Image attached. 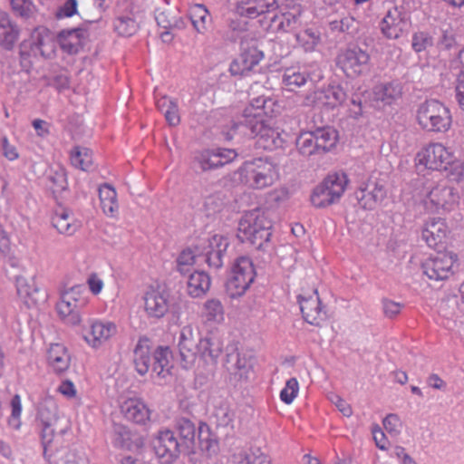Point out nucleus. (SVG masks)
I'll list each match as a JSON object with an SVG mask.
<instances>
[{"instance_id":"nucleus-1","label":"nucleus","mask_w":464,"mask_h":464,"mask_svg":"<svg viewBox=\"0 0 464 464\" xmlns=\"http://www.w3.org/2000/svg\"><path fill=\"white\" fill-rule=\"evenodd\" d=\"M178 348L184 369L192 368L198 357L207 363H214L222 353V343L217 337L207 334L198 338L191 325H185L180 330Z\"/></svg>"},{"instance_id":"nucleus-7","label":"nucleus","mask_w":464,"mask_h":464,"mask_svg":"<svg viewBox=\"0 0 464 464\" xmlns=\"http://www.w3.org/2000/svg\"><path fill=\"white\" fill-rule=\"evenodd\" d=\"M256 273L250 257L238 256L226 283V291L231 298L242 296L255 281Z\"/></svg>"},{"instance_id":"nucleus-43","label":"nucleus","mask_w":464,"mask_h":464,"mask_svg":"<svg viewBox=\"0 0 464 464\" xmlns=\"http://www.w3.org/2000/svg\"><path fill=\"white\" fill-rule=\"evenodd\" d=\"M202 318L207 323H220L224 319V307L218 298L207 300L203 304Z\"/></svg>"},{"instance_id":"nucleus-46","label":"nucleus","mask_w":464,"mask_h":464,"mask_svg":"<svg viewBox=\"0 0 464 464\" xmlns=\"http://www.w3.org/2000/svg\"><path fill=\"white\" fill-rule=\"evenodd\" d=\"M71 162L74 167L87 170L92 165V151L85 147H74L71 152Z\"/></svg>"},{"instance_id":"nucleus-26","label":"nucleus","mask_w":464,"mask_h":464,"mask_svg":"<svg viewBox=\"0 0 464 464\" xmlns=\"http://www.w3.org/2000/svg\"><path fill=\"white\" fill-rule=\"evenodd\" d=\"M121 411L130 421L145 425L150 420V410L140 398H129L121 405Z\"/></svg>"},{"instance_id":"nucleus-8","label":"nucleus","mask_w":464,"mask_h":464,"mask_svg":"<svg viewBox=\"0 0 464 464\" xmlns=\"http://www.w3.org/2000/svg\"><path fill=\"white\" fill-rule=\"evenodd\" d=\"M58 408L53 400H45L40 404L38 411V428L44 448V457L48 458V449L55 437L65 432L63 428L58 430Z\"/></svg>"},{"instance_id":"nucleus-50","label":"nucleus","mask_w":464,"mask_h":464,"mask_svg":"<svg viewBox=\"0 0 464 464\" xmlns=\"http://www.w3.org/2000/svg\"><path fill=\"white\" fill-rule=\"evenodd\" d=\"M308 76L304 72H300L295 69H286L284 73L285 84L293 90L294 87H300L307 81Z\"/></svg>"},{"instance_id":"nucleus-36","label":"nucleus","mask_w":464,"mask_h":464,"mask_svg":"<svg viewBox=\"0 0 464 464\" xmlns=\"http://www.w3.org/2000/svg\"><path fill=\"white\" fill-rule=\"evenodd\" d=\"M210 285V277L207 273L196 271L188 279L187 292L193 298L201 297L209 290Z\"/></svg>"},{"instance_id":"nucleus-56","label":"nucleus","mask_w":464,"mask_h":464,"mask_svg":"<svg viewBox=\"0 0 464 464\" xmlns=\"http://www.w3.org/2000/svg\"><path fill=\"white\" fill-rule=\"evenodd\" d=\"M383 427L388 433L396 436L400 433L401 428V421L397 414H388L383 419Z\"/></svg>"},{"instance_id":"nucleus-12","label":"nucleus","mask_w":464,"mask_h":464,"mask_svg":"<svg viewBox=\"0 0 464 464\" xmlns=\"http://www.w3.org/2000/svg\"><path fill=\"white\" fill-rule=\"evenodd\" d=\"M416 160L419 165L438 171H447L455 164L453 155L440 143L423 148L417 153Z\"/></svg>"},{"instance_id":"nucleus-16","label":"nucleus","mask_w":464,"mask_h":464,"mask_svg":"<svg viewBox=\"0 0 464 464\" xmlns=\"http://www.w3.org/2000/svg\"><path fill=\"white\" fill-rule=\"evenodd\" d=\"M233 129L244 135L259 136L265 141V148L276 146V140L279 138V133L269 127L266 123L265 119H258L256 117L251 118L247 121H238L233 124Z\"/></svg>"},{"instance_id":"nucleus-57","label":"nucleus","mask_w":464,"mask_h":464,"mask_svg":"<svg viewBox=\"0 0 464 464\" xmlns=\"http://www.w3.org/2000/svg\"><path fill=\"white\" fill-rule=\"evenodd\" d=\"M3 156L8 160H15L19 158V152L14 145L10 144L6 136H3L0 140Z\"/></svg>"},{"instance_id":"nucleus-52","label":"nucleus","mask_w":464,"mask_h":464,"mask_svg":"<svg viewBox=\"0 0 464 464\" xmlns=\"http://www.w3.org/2000/svg\"><path fill=\"white\" fill-rule=\"evenodd\" d=\"M11 406V415L8 418V425L14 429H19L21 425V412H22V403L21 398L18 394H15L10 401Z\"/></svg>"},{"instance_id":"nucleus-39","label":"nucleus","mask_w":464,"mask_h":464,"mask_svg":"<svg viewBox=\"0 0 464 464\" xmlns=\"http://www.w3.org/2000/svg\"><path fill=\"white\" fill-rule=\"evenodd\" d=\"M189 19L195 30L201 34L208 31V24L211 18L208 10L204 5L194 4L188 9Z\"/></svg>"},{"instance_id":"nucleus-37","label":"nucleus","mask_w":464,"mask_h":464,"mask_svg":"<svg viewBox=\"0 0 464 464\" xmlns=\"http://www.w3.org/2000/svg\"><path fill=\"white\" fill-rule=\"evenodd\" d=\"M318 155H323L330 151L338 140V135L335 130L330 127L318 128L313 130Z\"/></svg>"},{"instance_id":"nucleus-20","label":"nucleus","mask_w":464,"mask_h":464,"mask_svg":"<svg viewBox=\"0 0 464 464\" xmlns=\"http://www.w3.org/2000/svg\"><path fill=\"white\" fill-rule=\"evenodd\" d=\"M297 300L305 322L312 325L319 326L325 320L326 314L323 310L316 289H314L312 294L308 295H299Z\"/></svg>"},{"instance_id":"nucleus-5","label":"nucleus","mask_w":464,"mask_h":464,"mask_svg":"<svg viewBox=\"0 0 464 464\" xmlns=\"http://www.w3.org/2000/svg\"><path fill=\"white\" fill-rule=\"evenodd\" d=\"M416 118L420 128L426 131L443 132L447 131L451 125L449 108L435 99L420 103Z\"/></svg>"},{"instance_id":"nucleus-32","label":"nucleus","mask_w":464,"mask_h":464,"mask_svg":"<svg viewBox=\"0 0 464 464\" xmlns=\"http://www.w3.org/2000/svg\"><path fill=\"white\" fill-rule=\"evenodd\" d=\"M19 28L6 13H0V46L12 50L19 37Z\"/></svg>"},{"instance_id":"nucleus-63","label":"nucleus","mask_w":464,"mask_h":464,"mask_svg":"<svg viewBox=\"0 0 464 464\" xmlns=\"http://www.w3.org/2000/svg\"><path fill=\"white\" fill-rule=\"evenodd\" d=\"M197 257H198V254H195L191 249H185L179 254L177 258V263L182 266H192L195 264Z\"/></svg>"},{"instance_id":"nucleus-13","label":"nucleus","mask_w":464,"mask_h":464,"mask_svg":"<svg viewBox=\"0 0 464 464\" xmlns=\"http://www.w3.org/2000/svg\"><path fill=\"white\" fill-rule=\"evenodd\" d=\"M457 259V255L452 252L438 250L422 263L421 268L430 279L445 280L453 274V266Z\"/></svg>"},{"instance_id":"nucleus-49","label":"nucleus","mask_w":464,"mask_h":464,"mask_svg":"<svg viewBox=\"0 0 464 464\" xmlns=\"http://www.w3.org/2000/svg\"><path fill=\"white\" fill-rule=\"evenodd\" d=\"M329 27L333 32L353 34L357 30V22L351 15L334 19L329 22Z\"/></svg>"},{"instance_id":"nucleus-44","label":"nucleus","mask_w":464,"mask_h":464,"mask_svg":"<svg viewBox=\"0 0 464 464\" xmlns=\"http://www.w3.org/2000/svg\"><path fill=\"white\" fill-rule=\"evenodd\" d=\"M197 447L202 451L210 453L215 451L218 447V441L213 438L210 428L208 424L200 422L197 429Z\"/></svg>"},{"instance_id":"nucleus-55","label":"nucleus","mask_w":464,"mask_h":464,"mask_svg":"<svg viewBox=\"0 0 464 464\" xmlns=\"http://www.w3.org/2000/svg\"><path fill=\"white\" fill-rule=\"evenodd\" d=\"M49 180L53 184V192H62L67 188L66 173L63 168H59L53 175H50Z\"/></svg>"},{"instance_id":"nucleus-47","label":"nucleus","mask_w":464,"mask_h":464,"mask_svg":"<svg viewBox=\"0 0 464 464\" xmlns=\"http://www.w3.org/2000/svg\"><path fill=\"white\" fill-rule=\"evenodd\" d=\"M138 28V23L130 15H121L114 20V29L120 35L131 36Z\"/></svg>"},{"instance_id":"nucleus-2","label":"nucleus","mask_w":464,"mask_h":464,"mask_svg":"<svg viewBox=\"0 0 464 464\" xmlns=\"http://www.w3.org/2000/svg\"><path fill=\"white\" fill-rule=\"evenodd\" d=\"M150 341L141 336L133 350V364L137 372L143 376L150 369L160 378L170 375L172 352L169 346H158L151 355Z\"/></svg>"},{"instance_id":"nucleus-45","label":"nucleus","mask_w":464,"mask_h":464,"mask_svg":"<svg viewBox=\"0 0 464 464\" xmlns=\"http://www.w3.org/2000/svg\"><path fill=\"white\" fill-rule=\"evenodd\" d=\"M296 148L303 156L318 155L316 141L313 131H303L295 140Z\"/></svg>"},{"instance_id":"nucleus-41","label":"nucleus","mask_w":464,"mask_h":464,"mask_svg":"<svg viewBox=\"0 0 464 464\" xmlns=\"http://www.w3.org/2000/svg\"><path fill=\"white\" fill-rule=\"evenodd\" d=\"M99 198L103 213L113 216L119 208L115 189L109 184H104L99 188Z\"/></svg>"},{"instance_id":"nucleus-3","label":"nucleus","mask_w":464,"mask_h":464,"mask_svg":"<svg viewBox=\"0 0 464 464\" xmlns=\"http://www.w3.org/2000/svg\"><path fill=\"white\" fill-rule=\"evenodd\" d=\"M272 222L265 210L254 208L246 212L239 220L237 237L258 250L265 249L270 240Z\"/></svg>"},{"instance_id":"nucleus-62","label":"nucleus","mask_w":464,"mask_h":464,"mask_svg":"<svg viewBox=\"0 0 464 464\" xmlns=\"http://www.w3.org/2000/svg\"><path fill=\"white\" fill-rule=\"evenodd\" d=\"M77 12V1L66 0L63 6L58 10L59 17H71Z\"/></svg>"},{"instance_id":"nucleus-14","label":"nucleus","mask_w":464,"mask_h":464,"mask_svg":"<svg viewBox=\"0 0 464 464\" xmlns=\"http://www.w3.org/2000/svg\"><path fill=\"white\" fill-rule=\"evenodd\" d=\"M152 445L157 457L166 463L176 460L180 454L186 455L182 443L175 432L169 429L160 430L153 439Z\"/></svg>"},{"instance_id":"nucleus-58","label":"nucleus","mask_w":464,"mask_h":464,"mask_svg":"<svg viewBox=\"0 0 464 464\" xmlns=\"http://www.w3.org/2000/svg\"><path fill=\"white\" fill-rule=\"evenodd\" d=\"M204 208L208 212V216L219 212L223 208V202L219 195H211L208 197L205 200Z\"/></svg>"},{"instance_id":"nucleus-34","label":"nucleus","mask_w":464,"mask_h":464,"mask_svg":"<svg viewBox=\"0 0 464 464\" xmlns=\"http://www.w3.org/2000/svg\"><path fill=\"white\" fill-rule=\"evenodd\" d=\"M85 31L82 28H72L61 31L58 35V43L61 48L69 54L77 53L82 46V38Z\"/></svg>"},{"instance_id":"nucleus-51","label":"nucleus","mask_w":464,"mask_h":464,"mask_svg":"<svg viewBox=\"0 0 464 464\" xmlns=\"http://www.w3.org/2000/svg\"><path fill=\"white\" fill-rule=\"evenodd\" d=\"M13 12L21 17H30L35 9L32 0H9Z\"/></svg>"},{"instance_id":"nucleus-27","label":"nucleus","mask_w":464,"mask_h":464,"mask_svg":"<svg viewBox=\"0 0 464 464\" xmlns=\"http://www.w3.org/2000/svg\"><path fill=\"white\" fill-rule=\"evenodd\" d=\"M447 226L440 218L429 220L422 229L421 237L427 245L434 249L444 247Z\"/></svg>"},{"instance_id":"nucleus-19","label":"nucleus","mask_w":464,"mask_h":464,"mask_svg":"<svg viewBox=\"0 0 464 464\" xmlns=\"http://www.w3.org/2000/svg\"><path fill=\"white\" fill-rule=\"evenodd\" d=\"M264 53L255 44H242L239 56L232 61L229 72L232 75H246L259 63Z\"/></svg>"},{"instance_id":"nucleus-64","label":"nucleus","mask_w":464,"mask_h":464,"mask_svg":"<svg viewBox=\"0 0 464 464\" xmlns=\"http://www.w3.org/2000/svg\"><path fill=\"white\" fill-rule=\"evenodd\" d=\"M456 98L459 107L464 110V72L457 74Z\"/></svg>"},{"instance_id":"nucleus-53","label":"nucleus","mask_w":464,"mask_h":464,"mask_svg":"<svg viewBox=\"0 0 464 464\" xmlns=\"http://www.w3.org/2000/svg\"><path fill=\"white\" fill-rule=\"evenodd\" d=\"M432 44V37L426 32H418L412 35L411 47L416 53H420Z\"/></svg>"},{"instance_id":"nucleus-10","label":"nucleus","mask_w":464,"mask_h":464,"mask_svg":"<svg viewBox=\"0 0 464 464\" xmlns=\"http://www.w3.org/2000/svg\"><path fill=\"white\" fill-rule=\"evenodd\" d=\"M423 188L426 189L425 205L431 211L439 209L450 210L458 203L459 194L447 180L434 182L427 180Z\"/></svg>"},{"instance_id":"nucleus-59","label":"nucleus","mask_w":464,"mask_h":464,"mask_svg":"<svg viewBox=\"0 0 464 464\" xmlns=\"http://www.w3.org/2000/svg\"><path fill=\"white\" fill-rule=\"evenodd\" d=\"M214 150L215 155H217L218 161H220L219 164H218V168H221L224 165L230 163L237 157V153L236 152L235 150L218 149Z\"/></svg>"},{"instance_id":"nucleus-23","label":"nucleus","mask_w":464,"mask_h":464,"mask_svg":"<svg viewBox=\"0 0 464 464\" xmlns=\"http://www.w3.org/2000/svg\"><path fill=\"white\" fill-rule=\"evenodd\" d=\"M57 36L46 27H37L32 34V51L44 58H52L55 54Z\"/></svg>"},{"instance_id":"nucleus-54","label":"nucleus","mask_w":464,"mask_h":464,"mask_svg":"<svg viewBox=\"0 0 464 464\" xmlns=\"http://www.w3.org/2000/svg\"><path fill=\"white\" fill-rule=\"evenodd\" d=\"M299 390L298 382L295 378H290L285 387L280 392V399L286 404H290L297 396Z\"/></svg>"},{"instance_id":"nucleus-4","label":"nucleus","mask_w":464,"mask_h":464,"mask_svg":"<svg viewBox=\"0 0 464 464\" xmlns=\"http://www.w3.org/2000/svg\"><path fill=\"white\" fill-rule=\"evenodd\" d=\"M241 181L253 189L272 186L278 179L277 166L268 159L257 158L246 161L239 169Z\"/></svg>"},{"instance_id":"nucleus-28","label":"nucleus","mask_w":464,"mask_h":464,"mask_svg":"<svg viewBox=\"0 0 464 464\" xmlns=\"http://www.w3.org/2000/svg\"><path fill=\"white\" fill-rule=\"evenodd\" d=\"M275 102L266 96H258L251 100L250 105L244 111L243 115L238 121H247V120L256 117L265 119V116H271L274 112Z\"/></svg>"},{"instance_id":"nucleus-60","label":"nucleus","mask_w":464,"mask_h":464,"mask_svg":"<svg viewBox=\"0 0 464 464\" xmlns=\"http://www.w3.org/2000/svg\"><path fill=\"white\" fill-rule=\"evenodd\" d=\"M401 304L389 300H382V309L386 317L393 318L401 313Z\"/></svg>"},{"instance_id":"nucleus-17","label":"nucleus","mask_w":464,"mask_h":464,"mask_svg":"<svg viewBox=\"0 0 464 464\" xmlns=\"http://www.w3.org/2000/svg\"><path fill=\"white\" fill-rule=\"evenodd\" d=\"M411 24L410 15L403 7L392 6L382 18L380 27L382 33L390 39L399 38L407 32Z\"/></svg>"},{"instance_id":"nucleus-61","label":"nucleus","mask_w":464,"mask_h":464,"mask_svg":"<svg viewBox=\"0 0 464 464\" xmlns=\"http://www.w3.org/2000/svg\"><path fill=\"white\" fill-rule=\"evenodd\" d=\"M164 116L170 126H177L180 122V117L179 114V109L178 104L176 103H170L169 105V108L165 110Z\"/></svg>"},{"instance_id":"nucleus-29","label":"nucleus","mask_w":464,"mask_h":464,"mask_svg":"<svg viewBox=\"0 0 464 464\" xmlns=\"http://www.w3.org/2000/svg\"><path fill=\"white\" fill-rule=\"evenodd\" d=\"M116 333V326L110 322L97 321L92 324L90 332L84 335L85 341L93 348L101 346Z\"/></svg>"},{"instance_id":"nucleus-15","label":"nucleus","mask_w":464,"mask_h":464,"mask_svg":"<svg viewBox=\"0 0 464 464\" xmlns=\"http://www.w3.org/2000/svg\"><path fill=\"white\" fill-rule=\"evenodd\" d=\"M227 238L215 234L200 246H196L198 256L203 257L209 268L219 269L223 266V258L228 247Z\"/></svg>"},{"instance_id":"nucleus-22","label":"nucleus","mask_w":464,"mask_h":464,"mask_svg":"<svg viewBox=\"0 0 464 464\" xmlns=\"http://www.w3.org/2000/svg\"><path fill=\"white\" fill-rule=\"evenodd\" d=\"M175 433L178 440L186 450V455L195 453L197 449V427L195 421L188 416H178L174 424Z\"/></svg>"},{"instance_id":"nucleus-35","label":"nucleus","mask_w":464,"mask_h":464,"mask_svg":"<svg viewBox=\"0 0 464 464\" xmlns=\"http://www.w3.org/2000/svg\"><path fill=\"white\" fill-rule=\"evenodd\" d=\"M315 97L318 98L319 103H321L322 106L335 108L345 102L347 94L342 86L329 85L324 89L318 90V93Z\"/></svg>"},{"instance_id":"nucleus-11","label":"nucleus","mask_w":464,"mask_h":464,"mask_svg":"<svg viewBox=\"0 0 464 464\" xmlns=\"http://www.w3.org/2000/svg\"><path fill=\"white\" fill-rule=\"evenodd\" d=\"M369 53L359 46L342 51L336 58V64L349 78H354L369 72Z\"/></svg>"},{"instance_id":"nucleus-18","label":"nucleus","mask_w":464,"mask_h":464,"mask_svg":"<svg viewBox=\"0 0 464 464\" xmlns=\"http://www.w3.org/2000/svg\"><path fill=\"white\" fill-rule=\"evenodd\" d=\"M143 300L148 317L160 319L168 314L170 306V294L168 290L152 287L145 293Z\"/></svg>"},{"instance_id":"nucleus-30","label":"nucleus","mask_w":464,"mask_h":464,"mask_svg":"<svg viewBox=\"0 0 464 464\" xmlns=\"http://www.w3.org/2000/svg\"><path fill=\"white\" fill-rule=\"evenodd\" d=\"M52 223L60 234L66 236L73 235L81 226L70 209L62 208L55 210Z\"/></svg>"},{"instance_id":"nucleus-21","label":"nucleus","mask_w":464,"mask_h":464,"mask_svg":"<svg viewBox=\"0 0 464 464\" xmlns=\"http://www.w3.org/2000/svg\"><path fill=\"white\" fill-rule=\"evenodd\" d=\"M279 14H272L269 19L273 26L283 32H290L300 24L303 8L300 4H287L279 6Z\"/></svg>"},{"instance_id":"nucleus-31","label":"nucleus","mask_w":464,"mask_h":464,"mask_svg":"<svg viewBox=\"0 0 464 464\" xmlns=\"http://www.w3.org/2000/svg\"><path fill=\"white\" fill-rule=\"evenodd\" d=\"M373 99L391 105L402 94V85L399 81H391L375 85L372 89Z\"/></svg>"},{"instance_id":"nucleus-33","label":"nucleus","mask_w":464,"mask_h":464,"mask_svg":"<svg viewBox=\"0 0 464 464\" xmlns=\"http://www.w3.org/2000/svg\"><path fill=\"white\" fill-rule=\"evenodd\" d=\"M113 445L129 450L138 449L142 445L140 438L134 435L130 430L119 423L113 425Z\"/></svg>"},{"instance_id":"nucleus-25","label":"nucleus","mask_w":464,"mask_h":464,"mask_svg":"<svg viewBox=\"0 0 464 464\" xmlns=\"http://www.w3.org/2000/svg\"><path fill=\"white\" fill-rule=\"evenodd\" d=\"M279 8L276 0H240L237 3V10L240 14H246L249 19L260 15H269Z\"/></svg>"},{"instance_id":"nucleus-40","label":"nucleus","mask_w":464,"mask_h":464,"mask_svg":"<svg viewBox=\"0 0 464 464\" xmlns=\"http://www.w3.org/2000/svg\"><path fill=\"white\" fill-rule=\"evenodd\" d=\"M47 359L49 364L57 372H63L69 367V355L62 344L55 343L51 345Z\"/></svg>"},{"instance_id":"nucleus-24","label":"nucleus","mask_w":464,"mask_h":464,"mask_svg":"<svg viewBox=\"0 0 464 464\" xmlns=\"http://www.w3.org/2000/svg\"><path fill=\"white\" fill-rule=\"evenodd\" d=\"M355 197L362 208L373 209L386 198V189L377 182H368L359 188Z\"/></svg>"},{"instance_id":"nucleus-48","label":"nucleus","mask_w":464,"mask_h":464,"mask_svg":"<svg viewBox=\"0 0 464 464\" xmlns=\"http://www.w3.org/2000/svg\"><path fill=\"white\" fill-rule=\"evenodd\" d=\"M246 18L248 17L246 16V14H240L238 13L237 5L235 13L227 19V25L229 31L233 34V39H235L240 33L247 30L248 22Z\"/></svg>"},{"instance_id":"nucleus-6","label":"nucleus","mask_w":464,"mask_h":464,"mask_svg":"<svg viewBox=\"0 0 464 464\" xmlns=\"http://www.w3.org/2000/svg\"><path fill=\"white\" fill-rule=\"evenodd\" d=\"M348 178L344 172H334L327 175L326 178L314 188L311 195V202L316 208H325L341 198L346 186Z\"/></svg>"},{"instance_id":"nucleus-9","label":"nucleus","mask_w":464,"mask_h":464,"mask_svg":"<svg viewBox=\"0 0 464 464\" xmlns=\"http://www.w3.org/2000/svg\"><path fill=\"white\" fill-rule=\"evenodd\" d=\"M82 288L76 285L63 292L56 304L57 313L66 324L77 325L82 321V311L88 304L87 297L81 293Z\"/></svg>"},{"instance_id":"nucleus-42","label":"nucleus","mask_w":464,"mask_h":464,"mask_svg":"<svg viewBox=\"0 0 464 464\" xmlns=\"http://www.w3.org/2000/svg\"><path fill=\"white\" fill-rule=\"evenodd\" d=\"M214 150H204L195 154L193 158V168L202 172L218 169L219 164Z\"/></svg>"},{"instance_id":"nucleus-38","label":"nucleus","mask_w":464,"mask_h":464,"mask_svg":"<svg viewBox=\"0 0 464 464\" xmlns=\"http://www.w3.org/2000/svg\"><path fill=\"white\" fill-rule=\"evenodd\" d=\"M233 464H271L270 459L260 448H250L232 455Z\"/></svg>"}]
</instances>
